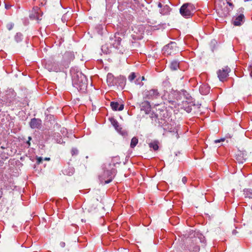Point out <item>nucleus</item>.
I'll return each mask as SVG.
<instances>
[{"mask_svg":"<svg viewBox=\"0 0 252 252\" xmlns=\"http://www.w3.org/2000/svg\"><path fill=\"white\" fill-rule=\"evenodd\" d=\"M70 73L73 86L81 93H85L88 85V81L86 76L76 67H72L70 69Z\"/></svg>","mask_w":252,"mask_h":252,"instance_id":"obj_1","label":"nucleus"},{"mask_svg":"<svg viewBox=\"0 0 252 252\" xmlns=\"http://www.w3.org/2000/svg\"><path fill=\"white\" fill-rule=\"evenodd\" d=\"M112 166H114V165L110 163L104 164L103 173L99 176L101 182H104L105 184H106L112 181L116 172V169Z\"/></svg>","mask_w":252,"mask_h":252,"instance_id":"obj_2","label":"nucleus"},{"mask_svg":"<svg viewBox=\"0 0 252 252\" xmlns=\"http://www.w3.org/2000/svg\"><path fill=\"white\" fill-rule=\"evenodd\" d=\"M195 10L194 6L189 3L184 4L180 9L181 14L186 18H189L192 16Z\"/></svg>","mask_w":252,"mask_h":252,"instance_id":"obj_3","label":"nucleus"},{"mask_svg":"<svg viewBox=\"0 0 252 252\" xmlns=\"http://www.w3.org/2000/svg\"><path fill=\"white\" fill-rule=\"evenodd\" d=\"M194 238L192 240V244L190 246V249L192 250L190 252H198L200 250L199 246L196 245L199 243H204L205 242L204 237L198 233H195Z\"/></svg>","mask_w":252,"mask_h":252,"instance_id":"obj_4","label":"nucleus"},{"mask_svg":"<svg viewBox=\"0 0 252 252\" xmlns=\"http://www.w3.org/2000/svg\"><path fill=\"white\" fill-rule=\"evenodd\" d=\"M144 97L148 99H155L159 97L160 94L157 89H151L144 92Z\"/></svg>","mask_w":252,"mask_h":252,"instance_id":"obj_5","label":"nucleus"},{"mask_svg":"<svg viewBox=\"0 0 252 252\" xmlns=\"http://www.w3.org/2000/svg\"><path fill=\"white\" fill-rule=\"evenodd\" d=\"M162 51L164 54L167 55H171L176 51V43L174 42H171L170 43L165 45Z\"/></svg>","mask_w":252,"mask_h":252,"instance_id":"obj_6","label":"nucleus"},{"mask_svg":"<svg viewBox=\"0 0 252 252\" xmlns=\"http://www.w3.org/2000/svg\"><path fill=\"white\" fill-rule=\"evenodd\" d=\"M230 69L228 67H225L218 71V76L221 81H223L228 75Z\"/></svg>","mask_w":252,"mask_h":252,"instance_id":"obj_7","label":"nucleus"},{"mask_svg":"<svg viewBox=\"0 0 252 252\" xmlns=\"http://www.w3.org/2000/svg\"><path fill=\"white\" fill-rule=\"evenodd\" d=\"M110 120L111 124L118 132H119L122 135H125L126 134V132L123 129L116 119L112 118L110 119Z\"/></svg>","mask_w":252,"mask_h":252,"instance_id":"obj_8","label":"nucleus"},{"mask_svg":"<svg viewBox=\"0 0 252 252\" xmlns=\"http://www.w3.org/2000/svg\"><path fill=\"white\" fill-rule=\"evenodd\" d=\"M30 126L32 129H40L42 126V121L39 119L32 118L30 122Z\"/></svg>","mask_w":252,"mask_h":252,"instance_id":"obj_9","label":"nucleus"},{"mask_svg":"<svg viewBox=\"0 0 252 252\" xmlns=\"http://www.w3.org/2000/svg\"><path fill=\"white\" fill-rule=\"evenodd\" d=\"M181 105V108H183L188 113H189L192 110V106L194 105L193 102L185 100L182 102Z\"/></svg>","mask_w":252,"mask_h":252,"instance_id":"obj_10","label":"nucleus"},{"mask_svg":"<svg viewBox=\"0 0 252 252\" xmlns=\"http://www.w3.org/2000/svg\"><path fill=\"white\" fill-rule=\"evenodd\" d=\"M244 15L243 14H239L238 16L233 18V24L234 26H239L242 24L244 20Z\"/></svg>","mask_w":252,"mask_h":252,"instance_id":"obj_11","label":"nucleus"},{"mask_svg":"<svg viewBox=\"0 0 252 252\" xmlns=\"http://www.w3.org/2000/svg\"><path fill=\"white\" fill-rule=\"evenodd\" d=\"M140 109L145 112L146 114H149L151 111V105L148 101H145L140 104Z\"/></svg>","mask_w":252,"mask_h":252,"instance_id":"obj_12","label":"nucleus"},{"mask_svg":"<svg viewBox=\"0 0 252 252\" xmlns=\"http://www.w3.org/2000/svg\"><path fill=\"white\" fill-rule=\"evenodd\" d=\"M110 106L112 109L114 111H122L124 108V104H120L117 102H111Z\"/></svg>","mask_w":252,"mask_h":252,"instance_id":"obj_13","label":"nucleus"},{"mask_svg":"<svg viewBox=\"0 0 252 252\" xmlns=\"http://www.w3.org/2000/svg\"><path fill=\"white\" fill-rule=\"evenodd\" d=\"M107 83L110 86H114L116 84L114 76L111 73H108L107 75Z\"/></svg>","mask_w":252,"mask_h":252,"instance_id":"obj_14","label":"nucleus"},{"mask_svg":"<svg viewBox=\"0 0 252 252\" xmlns=\"http://www.w3.org/2000/svg\"><path fill=\"white\" fill-rule=\"evenodd\" d=\"M74 59V55L72 52H66L64 55V59L67 63H70Z\"/></svg>","mask_w":252,"mask_h":252,"instance_id":"obj_15","label":"nucleus"},{"mask_svg":"<svg viewBox=\"0 0 252 252\" xmlns=\"http://www.w3.org/2000/svg\"><path fill=\"white\" fill-rule=\"evenodd\" d=\"M38 8L37 7H36L35 8H33V10H34V13L31 14L30 15V18L32 19H36L37 20H41V19H39V16L38 14Z\"/></svg>","mask_w":252,"mask_h":252,"instance_id":"obj_16","label":"nucleus"},{"mask_svg":"<svg viewBox=\"0 0 252 252\" xmlns=\"http://www.w3.org/2000/svg\"><path fill=\"white\" fill-rule=\"evenodd\" d=\"M179 67V62L177 61H173L171 63L170 68L172 70H176Z\"/></svg>","mask_w":252,"mask_h":252,"instance_id":"obj_17","label":"nucleus"},{"mask_svg":"<svg viewBox=\"0 0 252 252\" xmlns=\"http://www.w3.org/2000/svg\"><path fill=\"white\" fill-rule=\"evenodd\" d=\"M170 11V8L169 6L166 5L160 10V13L162 15H167L169 13Z\"/></svg>","mask_w":252,"mask_h":252,"instance_id":"obj_18","label":"nucleus"},{"mask_svg":"<svg viewBox=\"0 0 252 252\" xmlns=\"http://www.w3.org/2000/svg\"><path fill=\"white\" fill-rule=\"evenodd\" d=\"M199 91L201 94H206L209 93L210 89L207 86H202L200 87Z\"/></svg>","mask_w":252,"mask_h":252,"instance_id":"obj_19","label":"nucleus"},{"mask_svg":"<svg viewBox=\"0 0 252 252\" xmlns=\"http://www.w3.org/2000/svg\"><path fill=\"white\" fill-rule=\"evenodd\" d=\"M244 194L246 198H252V189H244Z\"/></svg>","mask_w":252,"mask_h":252,"instance_id":"obj_20","label":"nucleus"},{"mask_svg":"<svg viewBox=\"0 0 252 252\" xmlns=\"http://www.w3.org/2000/svg\"><path fill=\"white\" fill-rule=\"evenodd\" d=\"M149 147L150 148H152L154 151H157L158 149V141H154L153 142H151L149 143Z\"/></svg>","mask_w":252,"mask_h":252,"instance_id":"obj_21","label":"nucleus"},{"mask_svg":"<svg viewBox=\"0 0 252 252\" xmlns=\"http://www.w3.org/2000/svg\"><path fill=\"white\" fill-rule=\"evenodd\" d=\"M138 142V139L136 137H133L131 140L130 147L131 148H134L137 144Z\"/></svg>","mask_w":252,"mask_h":252,"instance_id":"obj_22","label":"nucleus"},{"mask_svg":"<svg viewBox=\"0 0 252 252\" xmlns=\"http://www.w3.org/2000/svg\"><path fill=\"white\" fill-rule=\"evenodd\" d=\"M15 40L17 43H19L23 40V37L22 34L20 33H17L15 36Z\"/></svg>","mask_w":252,"mask_h":252,"instance_id":"obj_23","label":"nucleus"},{"mask_svg":"<svg viewBox=\"0 0 252 252\" xmlns=\"http://www.w3.org/2000/svg\"><path fill=\"white\" fill-rule=\"evenodd\" d=\"M179 98H176V100H169V102L171 103V105H173L174 107L176 108L178 106H179L178 101H179Z\"/></svg>","mask_w":252,"mask_h":252,"instance_id":"obj_24","label":"nucleus"},{"mask_svg":"<svg viewBox=\"0 0 252 252\" xmlns=\"http://www.w3.org/2000/svg\"><path fill=\"white\" fill-rule=\"evenodd\" d=\"M111 40L117 41V45L116 46V47L117 48V45L120 44V41H121V38L119 36H117L116 34H115L114 37V39L112 38L111 39Z\"/></svg>","mask_w":252,"mask_h":252,"instance_id":"obj_25","label":"nucleus"},{"mask_svg":"<svg viewBox=\"0 0 252 252\" xmlns=\"http://www.w3.org/2000/svg\"><path fill=\"white\" fill-rule=\"evenodd\" d=\"M136 77V75L134 72L131 73L128 76V80L130 81H132Z\"/></svg>","mask_w":252,"mask_h":252,"instance_id":"obj_26","label":"nucleus"},{"mask_svg":"<svg viewBox=\"0 0 252 252\" xmlns=\"http://www.w3.org/2000/svg\"><path fill=\"white\" fill-rule=\"evenodd\" d=\"M236 160L240 163H243L245 161V159L242 158L241 157H237L236 158Z\"/></svg>","mask_w":252,"mask_h":252,"instance_id":"obj_27","label":"nucleus"},{"mask_svg":"<svg viewBox=\"0 0 252 252\" xmlns=\"http://www.w3.org/2000/svg\"><path fill=\"white\" fill-rule=\"evenodd\" d=\"M71 154H72V156L76 155L78 153V151L76 148H72V150H71Z\"/></svg>","mask_w":252,"mask_h":252,"instance_id":"obj_28","label":"nucleus"},{"mask_svg":"<svg viewBox=\"0 0 252 252\" xmlns=\"http://www.w3.org/2000/svg\"><path fill=\"white\" fill-rule=\"evenodd\" d=\"M74 173V169L73 168H70L69 169L68 172L67 173V174H68L69 176L72 175Z\"/></svg>","mask_w":252,"mask_h":252,"instance_id":"obj_29","label":"nucleus"},{"mask_svg":"<svg viewBox=\"0 0 252 252\" xmlns=\"http://www.w3.org/2000/svg\"><path fill=\"white\" fill-rule=\"evenodd\" d=\"M14 24L10 23L7 25L6 27L9 30H11L13 27Z\"/></svg>","mask_w":252,"mask_h":252,"instance_id":"obj_30","label":"nucleus"},{"mask_svg":"<svg viewBox=\"0 0 252 252\" xmlns=\"http://www.w3.org/2000/svg\"><path fill=\"white\" fill-rule=\"evenodd\" d=\"M42 160H43V159H42V158L41 157H39V158H37V163L38 164H40V163H41V162H42Z\"/></svg>","mask_w":252,"mask_h":252,"instance_id":"obj_31","label":"nucleus"},{"mask_svg":"<svg viewBox=\"0 0 252 252\" xmlns=\"http://www.w3.org/2000/svg\"><path fill=\"white\" fill-rule=\"evenodd\" d=\"M11 6H12L11 5L8 4L7 3H5V8L6 9H9L11 7Z\"/></svg>","mask_w":252,"mask_h":252,"instance_id":"obj_32","label":"nucleus"},{"mask_svg":"<svg viewBox=\"0 0 252 252\" xmlns=\"http://www.w3.org/2000/svg\"><path fill=\"white\" fill-rule=\"evenodd\" d=\"M66 136L67 137H70V138L75 137V135L74 134H73L71 132H70V133L69 134H68V132H67L66 134Z\"/></svg>","mask_w":252,"mask_h":252,"instance_id":"obj_33","label":"nucleus"},{"mask_svg":"<svg viewBox=\"0 0 252 252\" xmlns=\"http://www.w3.org/2000/svg\"><path fill=\"white\" fill-rule=\"evenodd\" d=\"M182 182H183L184 184H186V182H187V178L186 177H184L182 178Z\"/></svg>","mask_w":252,"mask_h":252,"instance_id":"obj_34","label":"nucleus"},{"mask_svg":"<svg viewBox=\"0 0 252 252\" xmlns=\"http://www.w3.org/2000/svg\"><path fill=\"white\" fill-rule=\"evenodd\" d=\"M223 139H220V140H215V143H218V142H220V141H223Z\"/></svg>","mask_w":252,"mask_h":252,"instance_id":"obj_35","label":"nucleus"},{"mask_svg":"<svg viewBox=\"0 0 252 252\" xmlns=\"http://www.w3.org/2000/svg\"><path fill=\"white\" fill-rule=\"evenodd\" d=\"M161 6H162V4H161V3H160V2H159V3L158 4V7L161 8Z\"/></svg>","mask_w":252,"mask_h":252,"instance_id":"obj_36","label":"nucleus"},{"mask_svg":"<svg viewBox=\"0 0 252 252\" xmlns=\"http://www.w3.org/2000/svg\"><path fill=\"white\" fill-rule=\"evenodd\" d=\"M66 8H64V12H65V13L67 14L69 12V11H68V10H67V11H66L65 10H66Z\"/></svg>","mask_w":252,"mask_h":252,"instance_id":"obj_37","label":"nucleus"},{"mask_svg":"<svg viewBox=\"0 0 252 252\" xmlns=\"http://www.w3.org/2000/svg\"><path fill=\"white\" fill-rule=\"evenodd\" d=\"M250 76L251 77H252V70L251 71V72H250Z\"/></svg>","mask_w":252,"mask_h":252,"instance_id":"obj_38","label":"nucleus"},{"mask_svg":"<svg viewBox=\"0 0 252 252\" xmlns=\"http://www.w3.org/2000/svg\"><path fill=\"white\" fill-rule=\"evenodd\" d=\"M175 95H179L178 92H175Z\"/></svg>","mask_w":252,"mask_h":252,"instance_id":"obj_39","label":"nucleus"},{"mask_svg":"<svg viewBox=\"0 0 252 252\" xmlns=\"http://www.w3.org/2000/svg\"><path fill=\"white\" fill-rule=\"evenodd\" d=\"M50 159V158H45V160H49Z\"/></svg>","mask_w":252,"mask_h":252,"instance_id":"obj_40","label":"nucleus"},{"mask_svg":"<svg viewBox=\"0 0 252 252\" xmlns=\"http://www.w3.org/2000/svg\"><path fill=\"white\" fill-rule=\"evenodd\" d=\"M232 233H233V234H235L236 231L235 230H233Z\"/></svg>","mask_w":252,"mask_h":252,"instance_id":"obj_41","label":"nucleus"},{"mask_svg":"<svg viewBox=\"0 0 252 252\" xmlns=\"http://www.w3.org/2000/svg\"><path fill=\"white\" fill-rule=\"evenodd\" d=\"M28 139H29V141H30L32 139V138H31V137H29Z\"/></svg>","mask_w":252,"mask_h":252,"instance_id":"obj_42","label":"nucleus"},{"mask_svg":"<svg viewBox=\"0 0 252 252\" xmlns=\"http://www.w3.org/2000/svg\"><path fill=\"white\" fill-rule=\"evenodd\" d=\"M27 143L29 144V146L30 145V141H28L27 142Z\"/></svg>","mask_w":252,"mask_h":252,"instance_id":"obj_43","label":"nucleus"},{"mask_svg":"<svg viewBox=\"0 0 252 252\" xmlns=\"http://www.w3.org/2000/svg\"><path fill=\"white\" fill-rule=\"evenodd\" d=\"M176 136L177 138H178V137H179L178 134H176Z\"/></svg>","mask_w":252,"mask_h":252,"instance_id":"obj_44","label":"nucleus"},{"mask_svg":"<svg viewBox=\"0 0 252 252\" xmlns=\"http://www.w3.org/2000/svg\"><path fill=\"white\" fill-rule=\"evenodd\" d=\"M228 4H229V5H230V6L232 5V4L231 3H229V2H228Z\"/></svg>","mask_w":252,"mask_h":252,"instance_id":"obj_45","label":"nucleus"},{"mask_svg":"<svg viewBox=\"0 0 252 252\" xmlns=\"http://www.w3.org/2000/svg\"><path fill=\"white\" fill-rule=\"evenodd\" d=\"M144 79H145L144 77H142V80H144Z\"/></svg>","mask_w":252,"mask_h":252,"instance_id":"obj_46","label":"nucleus"},{"mask_svg":"<svg viewBox=\"0 0 252 252\" xmlns=\"http://www.w3.org/2000/svg\"><path fill=\"white\" fill-rule=\"evenodd\" d=\"M60 3H61V5L62 6H63L62 4V2H61V1H60Z\"/></svg>","mask_w":252,"mask_h":252,"instance_id":"obj_47","label":"nucleus"},{"mask_svg":"<svg viewBox=\"0 0 252 252\" xmlns=\"http://www.w3.org/2000/svg\"><path fill=\"white\" fill-rule=\"evenodd\" d=\"M59 44H60V45L61 44V41H60Z\"/></svg>","mask_w":252,"mask_h":252,"instance_id":"obj_48","label":"nucleus"},{"mask_svg":"<svg viewBox=\"0 0 252 252\" xmlns=\"http://www.w3.org/2000/svg\"><path fill=\"white\" fill-rule=\"evenodd\" d=\"M251 209H252V206H251Z\"/></svg>","mask_w":252,"mask_h":252,"instance_id":"obj_49","label":"nucleus"}]
</instances>
